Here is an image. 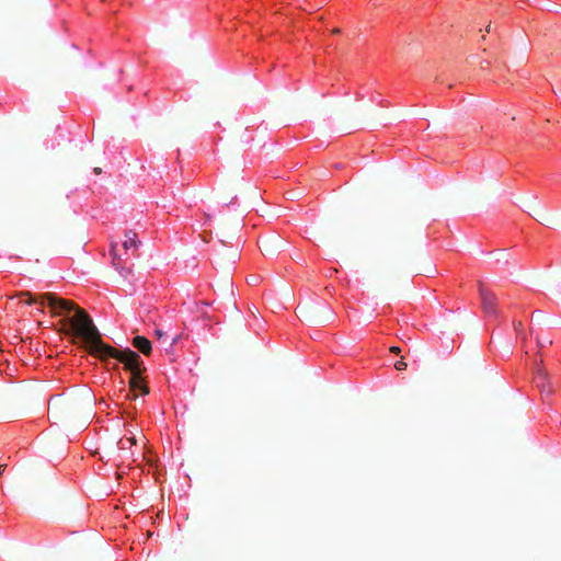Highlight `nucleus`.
<instances>
[{
    "label": "nucleus",
    "mask_w": 561,
    "mask_h": 561,
    "mask_svg": "<svg viewBox=\"0 0 561 561\" xmlns=\"http://www.w3.org/2000/svg\"><path fill=\"white\" fill-rule=\"evenodd\" d=\"M481 304L483 312L486 317H496L497 308H496V298L493 293L485 289L482 285L479 288Z\"/></svg>",
    "instance_id": "f03ea898"
},
{
    "label": "nucleus",
    "mask_w": 561,
    "mask_h": 561,
    "mask_svg": "<svg viewBox=\"0 0 561 561\" xmlns=\"http://www.w3.org/2000/svg\"><path fill=\"white\" fill-rule=\"evenodd\" d=\"M7 466L5 465H0V476L3 474L4 470H5Z\"/></svg>",
    "instance_id": "9d476101"
},
{
    "label": "nucleus",
    "mask_w": 561,
    "mask_h": 561,
    "mask_svg": "<svg viewBox=\"0 0 561 561\" xmlns=\"http://www.w3.org/2000/svg\"><path fill=\"white\" fill-rule=\"evenodd\" d=\"M101 172H102V171H101V169H100V168H95V169H94V173H95V174H100Z\"/></svg>",
    "instance_id": "9b49d317"
},
{
    "label": "nucleus",
    "mask_w": 561,
    "mask_h": 561,
    "mask_svg": "<svg viewBox=\"0 0 561 561\" xmlns=\"http://www.w3.org/2000/svg\"><path fill=\"white\" fill-rule=\"evenodd\" d=\"M133 346L144 355H149L152 350L151 342L141 335H137L133 339Z\"/></svg>",
    "instance_id": "39448f33"
},
{
    "label": "nucleus",
    "mask_w": 561,
    "mask_h": 561,
    "mask_svg": "<svg viewBox=\"0 0 561 561\" xmlns=\"http://www.w3.org/2000/svg\"><path fill=\"white\" fill-rule=\"evenodd\" d=\"M154 334L158 337V340H161L162 336L164 335V333L161 330H159V329L154 330Z\"/></svg>",
    "instance_id": "1a4fd4ad"
},
{
    "label": "nucleus",
    "mask_w": 561,
    "mask_h": 561,
    "mask_svg": "<svg viewBox=\"0 0 561 561\" xmlns=\"http://www.w3.org/2000/svg\"><path fill=\"white\" fill-rule=\"evenodd\" d=\"M486 32H488V33H490V32H491V25H489V26L486 27Z\"/></svg>",
    "instance_id": "f8f14e48"
},
{
    "label": "nucleus",
    "mask_w": 561,
    "mask_h": 561,
    "mask_svg": "<svg viewBox=\"0 0 561 561\" xmlns=\"http://www.w3.org/2000/svg\"><path fill=\"white\" fill-rule=\"evenodd\" d=\"M47 307L54 317L60 318L59 323L64 332L81 340L92 356L102 360L114 358L125 365L130 371L129 386L135 397L149 393V388L142 377L146 368L137 352L128 348L117 351L105 344L91 317L72 301L49 295Z\"/></svg>",
    "instance_id": "f257e3e1"
},
{
    "label": "nucleus",
    "mask_w": 561,
    "mask_h": 561,
    "mask_svg": "<svg viewBox=\"0 0 561 561\" xmlns=\"http://www.w3.org/2000/svg\"><path fill=\"white\" fill-rule=\"evenodd\" d=\"M394 367L397 370H403V369H405L407 364L403 360H399L396 363Z\"/></svg>",
    "instance_id": "6e6552de"
},
{
    "label": "nucleus",
    "mask_w": 561,
    "mask_h": 561,
    "mask_svg": "<svg viewBox=\"0 0 561 561\" xmlns=\"http://www.w3.org/2000/svg\"><path fill=\"white\" fill-rule=\"evenodd\" d=\"M111 256H112V264L115 267V270H117L118 273L123 277H128V275L131 273V270H130V267L125 266L123 264V259L121 257V255H118L115 252V247H113V245H112V249H111Z\"/></svg>",
    "instance_id": "20e7f679"
},
{
    "label": "nucleus",
    "mask_w": 561,
    "mask_h": 561,
    "mask_svg": "<svg viewBox=\"0 0 561 561\" xmlns=\"http://www.w3.org/2000/svg\"><path fill=\"white\" fill-rule=\"evenodd\" d=\"M534 382L537 388H539L541 393L550 394L552 392L549 377L543 368L538 367L536 374L534 376Z\"/></svg>",
    "instance_id": "7ed1b4c3"
},
{
    "label": "nucleus",
    "mask_w": 561,
    "mask_h": 561,
    "mask_svg": "<svg viewBox=\"0 0 561 561\" xmlns=\"http://www.w3.org/2000/svg\"><path fill=\"white\" fill-rule=\"evenodd\" d=\"M180 337H181V335H175V336L172 339V341H171V343H170L169 347H168V348H165V352H167V353L172 352L173 346L178 343V341L180 340Z\"/></svg>",
    "instance_id": "0eeeda50"
},
{
    "label": "nucleus",
    "mask_w": 561,
    "mask_h": 561,
    "mask_svg": "<svg viewBox=\"0 0 561 561\" xmlns=\"http://www.w3.org/2000/svg\"><path fill=\"white\" fill-rule=\"evenodd\" d=\"M139 243L140 242L137 239V233L134 231H128L125 234V240L123 242V247H124L125 251L136 250L138 248Z\"/></svg>",
    "instance_id": "423d86ee"
}]
</instances>
